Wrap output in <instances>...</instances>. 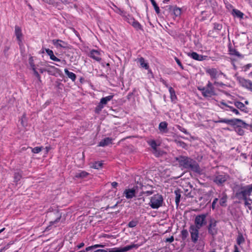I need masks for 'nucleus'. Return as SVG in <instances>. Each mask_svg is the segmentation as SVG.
I'll return each mask as SVG.
<instances>
[{
    "instance_id": "61",
    "label": "nucleus",
    "mask_w": 252,
    "mask_h": 252,
    "mask_svg": "<svg viewBox=\"0 0 252 252\" xmlns=\"http://www.w3.org/2000/svg\"><path fill=\"white\" fill-rule=\"evenodd\" d=\"M252 66V64L251 63H249V64H247V65H246L244 67H245V70H248V69L250 68V67Z\"/></svg>"
},
{
    "instance_id": "40",
    "label": "nucleus",
    "mask_w": 252,
    "mask_h": 252,
    "mask_svg": "<svg viewBox=\"0 0 252 252\" xmlns=\"http://www.w3.org/2000/svg\"><path fill=\"white\" fill-rule=\"evenodd\" d=\"M235 130L240 135H243L244 134V130L242 127H235Z\"/></svg>"
},
{
    "instance_id": "43",
    "label": "nucleus",
    "mask_w": 252,
    "mask_h": 252,
    "mask_svg": "<svg viewBox=\"0 0 252 252\" xmlns=\"http://www.w3.org/2000/svg\"><path fill=\"white\" fill-rule=\"evenodd\" d=\"M29 63L30 64L31 67H32V69H33V68H35V65L34 64L33 62V59L32 57H31L29 59Z\"/></svg>"
},
{
    "instance_id": "34",
    "label": "nucleus",
    "mask_w": 252,
    "mask_h": 252,
    "mask_svg": "<svg viewBox=\"0 0 252 252\" xmlns=\"http://www.w3.org/2000/svg\"><path fill=\"white\" fill-rule=\"evenodd\" d=\"M189 235V233L187 230L186 229H183L181 231V238L182 240L184 241L186 240V239L187 238V237Z\"/></svg>"
},
{
    "instance_id": "46",
    "label": "nucleus",
    "mask_w": 252,
    "mask_h": 252,
    "mask_svg": "<svg viewBox=\"0 0 252 252\" xmlns=\"http://www.w3.org/2000/svg\"><path fill=\"white\" fill-rule=\"evenodd\" d=\"M33 71L34 75L36 77V78L38 79V81L41 82V79H40V76L38 72L36 71L35 68H33L32 69Z\"/></svg>"
},
{
    "instance_id": "47",
    "label": "nucleus",
    "mask_w": 252,
    "mask_h": 252,
    "mask_svg": "<svg viewBox=\"0 0 252 252\" xmlns=\"http://www.w3.org/2000/svg\"><path fill=\"white\" fill-rule=\"evenodd\" d=\"M126 20L129 24L132 25L135 19L133 17L129 16L126 18Z\"/></svg>"
},
{
    "instance_id": "37",
    "label": "nucleus",
    "mask_w": 252,
    "mask_h": 252,
    "mask_svg": "<svg viewBox=\"0 0 252 252\" xmlns=\"http://www.w3.org/2000/svg\"><path fill=\"white\" fill-rule=\"evenodd\" d=\"M149 145L154 149L156 150L157 147V144L155 140H153L148 142Z\"/></svg>"
},
{
    "instance_id": "4",
    "label": "nucleus",
    "mask_w": 252,
    "mask_h": 252,
    "mask_svg": "<svg viewBox=\"0 0 252 252\" xmlns=\"http://www.w3.org/2000/svg\"><path fill=\"white\" fill-rule=\"evenodd\" d=\"M217 221L214 219H211L209 220V223L207 227L208 233L214 238L218 233V228L217 227Z\"/></svg>"
},
{
    "instance_id": "60",
    "label": "nucleus",
    "mask_w": 252,
    "mask_h": 252,
    "mask_svg": "<svg viewBox=\"0 0 252 252\" xmlns=\"http://www.w3.org/2000/svg\"><path fill=\"white\" fill-rule=\"evenodd\" d=\"M154 193V191L151 190V191H147L145 192H142V193H146L147 195H151Z\"/></svg>"
},
{
    "instance_id": "54",
    "label": "nucleus",
    "mask_w": 252,
    "mask_h": 252,
    "mask_svg": "<svg viewBox=\"0 0 252 252\" xmlns=\"http://www.w3.org/2000/svg\"><path fill=\"white\" fill-rule=\"evenodd\" d=\"M174 241V237L173 236H171L169 238H167L165 240V242L172 243Z\"/></svg>"
},
{
    "instance_id": "64",
    "label": "nucleus",
    "mask_w": 252,
    "mask_h": 252,
    "mask_svg": "<svg viewBox=\"0 0 252 252\" xmlns=\"http://www.w3.org/2000/svg\"><path fill=\"white\" fill-rule=\"evenodd\" d=\"M105 250H103V249H98V250H96V251H95L94 252H104V251Z\"/></svg>"
},
{
    "instance_id": "42",
    "label": "nucleus",
    "mask_w": 252,
    "mask_h": 252,
    "mask_svg": "<svg viewBox=\"0 0 252 252\" xmlns=\"http://www.w3.org/2000/svg\"><path fill=\"white\" fill-rule=\"evenodd\" d=\"M226 202V197L223 196L220 198V204L221 206H225V203Z\"/></svg>"
},
{
    "instance_id": "48",
    "label": "nucleus",
    "mask_w": 252,
    "mask_h": 252,
    "mask_svg": "<svg viewBox=\"0 0 252 252\" xmlns=\"http://www.w3.org/2000/svg\"><path fill=\"white\" fill-rule=\"evenodd\" d=\"M175 142L177 143V144L179 145L181 147L183 148H185L186 146V144L181 141H178L177 140H175Z\"/></svg>"
},
{
    "instance_id": "23",
    "label": "nucleus",
    "mask_w": 252,
    "mask_h": 252,
    "mask_svg": "<svg viewBox=\"0 0 252 252\" xmlns=\"http://www.w3.org/2000/svg\"><path fill=\"white\" fill-rule=\"evenodd\" d=\"M175 194V203L177 206H178L180 201L181 191L180 189H176L174 191Z\"/></svg>"
},
{
    "instance_id": "44",
    "label": "nucleus",
    "mask_w": 252,
    "mask_h": 252,
    "mask_svg": "<svg viewBox=\"0 0 252 252\" xmlns=\"http://www.w3.org/2000/svg\"><path fill=\"white\" fill-rule=\"evenodd\" d=\"M42 148V147H36L32 149V152L35 154L39 153L41 151Z\"/></svg>"
},
{
    "instance_id": "19",
    "label": "nucleus",
    "mask_w": 252,
    "mask_h": 252,
    "mask_svg": "<svg viewBox=\"0 0 252 252\" xmlns=\"http://www.w3.org/2000/svg\"><path fill=\"white\" fill-rule=\"evenodd\" d=\"M206 72L208 73L213 79H216L218 77V71L216 68H209L206 70Z\"/></svg>"
},
{
    "instance_id": "10",
    "label": "nucleus",
    "mask_w": 252,
    "mask_h": 252,
    "mask_svg": "<svg viewBox=\"0 0 252 252\" xmlns=\"http://www.w3.org/2000/svg\"><path fill=\"white\" fill-rule=\"evenodd\" d=\"M237 80L241 84V85L247 89L252 92V82L249 80H246L244 78L238 77Z\"/></svg>"
},
{
    "instance_id": "24",
    "label": "nucleus",
    "mask_w": 252,
    "mask_h": 252,
    "mask_svg": "<svg viewBox=\"0 0 252 252\" xmlns=\"http://www.w3.org/2000/svg\"><path fill=\"white\" fill-rule=\"evenodd\" d=\"M232 14L241 19L243 18L244 14L238 9H233L232 11Z\"/></svg>"
},
{
    "instance_id": "39",
    "label": "nucleus",
    "mask_w": 252,
    "mask_h": 252,
    "mask_svg": "<svg viewBox=\"0 0 252 252\" xmlns=\"http://www.w3.org/2000/svg\"><path fill=\"white\" fill-rule=\"evenodd\" d=\"M103 106L104 105H102L100 102H99L95 109V113L97 114L99 113V112L101 111L102 109L103 108Z\"/></svg>"
},
{
    "instance_id": "11",
    "label": "nucleus",
    "mask_w": 252,
    "mask_h": 252,
    "mask_svg": "<svg viewBox=\"0 0 252 252\" xmlns=\"http://www.w3.org/2000/svg\"><path fill=\"white\" fill-rule=\"evenodd\" d=\"M137 188V187H134L131 189H126L124 192V194L125 195L126 197L129 199L135 196Z\"/></svg>"
},
{
    "instance_id": "3",
    "label": "nucleus",
    "mask_w": 252,
    "mask_h": 252,
    "mask_svg": "<svg viewBox=\"0 0 252 252\" xmlns=\"http://www.w3.org/2000/svg\"><path fill=\"white\" fill-rule=\"evenodd\" d=\"M207 215V214L197 215L195 219V225H194V226L200 229L203 225H206L207 223V220L206 219Z\"/></svg>"
},
{
    "instance_id": "35",
    "label": "nucleus",
    "mask_w": 252,
    "mask_h": 252,
    "mask_svg": "<svg viewBox=\"0 0 252 252\" xmlns=\"http://www.w3.org/2000/svg\"><path fill=\"white\" fill-rule=\"evenodd\" d=\"M138 223V221L136 220H132L129 222L127 226L130 228L135 227Z\"/></svg>"
},
{
    "instance_id": "8",
    "label": "nucleus",
    "mask_w": 252,
    "mask_h": 252,
    "mask_svg": "<svg viewBox=\"0 0 252 252\" xmlns=\"http://www.w3.org/2000/svg\"><path fill=\"white\" fill-rule=\"evenodd\" d=\"M244 190L241 191H238L235 193V197L238 199H243L244 200H248L249 201H252L250 198L248 199L247 196H250L251 193H249L248 192V189L247 188H245Z\"/></svg>"
},
{
    "instance_id": "5",
    "label": "nucleus",
    "mask_w": 252,
    "mask_h": 252,
    "mask_svg": "<svg viewBox=\"0 0 252 252\" xmlns=\"http://www.w3.org/2000/svg\"><path fill=\"white\" fill-rule=\"evenodd\" d=\"M200 229L194 226V225H191L189 228V231L190 233L191 241L196 244L199 238V230Z\"/></svg>"
},
{
    "instance_id": "20",
    "label": "nucleus",
    "mask_w": 252,
    "mask_h": 252,
    "mask_svg": "<svg viewBox=\"0 0 252 252\" xmlns=\"http://www.w3.org/2000/svg\"><path fill=\"white\" fill-rule=\"evenodd\" d=\"M112 139L109 137L105 138L102 139L98 144L99 146L105 147L112 143Z\"/></svg>"
},
{
    "instance_id": "6",
    "label": "nucleus",
    "mask_w": 252,
    "mask_h": 252,
    "mask_svg": "<svg viewBox=\"0 0 252 252\" xmlns=\"http://www.w3.org/2000/svg\"><path fill=\"white\" fill-rule=\"evenodd\" d=\"M229 176L227 174H220L215 176L213 181L218 186H222L228 179Z\"/></svg>"
},
{
    "instance_id": "12",
    "label": "nucleus",
    "mask_w": 252,
    "mask_h": 252,
    "mask_svg": "<svg viewBox=\"0 0 252 252\" xmlns=\"http://www.w3.org/2000/svg\"><path fill=\"white\" fill-rule=\"evenodd\" d=\"M198 89L202 91V95L205 97L211 96L215 94L214 90L213 89H209V88L203 87L202 88H199Z\"/></svg>"
},
{
    "instance_id": "59",
    "label": "nucleus",
    "mask_w": 252,
    "mask_h": 252,
    "mask_svg": "<svg viewBox=\"0 0 252 252\" xmlns=\"http://www.w3.org/2000/svg\"><path fill=\"white\" fill-rule=\"evenodd\" d=\"M206 87L209 88V89H214V87H213L212 84L209 81L208 82V83Z\"/></svg>"
},
{
    "instance_id": "9",
    "label": "nucleus",
    "mask_w": 252,
    "mask_h": 252,
    "mask_svg": "<svg viewBox=\"0 0 252 252\" xmlns=\"http://www.w3.org/2000/svg\"><path fill=\"white\" fill-rule=\"evenodd\" d=\"M232 122L230 125L236 127H244L247 128L249 126V125L246 124L243 121L239 119H231Z\"/></svg>"
},
{
    "instance_id": "36",
    "label": "nucleus",
    "mask_w": 252,
    "mask_h": 252,
    "mask_svg": "<svg viewBox=\"0 0 252 252\" xmlns=\"http://www.w3.org/2000/svg\"><path fill=\"white\" fill-rule=\"evenodd\" d=\"M230 54L232 55H235L238 57H239V58H242L243 57V56L242 55H241L239 52H238L235 49H232V50H230Z\"/></svg>"
},
{
    "instance_id": "26",
    "label": "nucleus",
    "mask_w": 252,
    "mask_h": 252,
    "mask_svg": "<svg viewBox=\"0 0 252 252\" xmlns=\"http://www.w3.org/2000/svg\"><path fill=\"white\" fill-rule=\"evenodd\" d=\"M237 243L238 245H240L241 244L244 243L245 241V238L242 233L239 232L237 238Z\"/></svg>"
},
{
    "instance_id": "22",
    "label": "nucleus",
    "mask_w": 252,
    "mask_h": 252,
    "mask_svg": "<svg viewBox=\"0 0 252 252\" xmlns=\"http://www.w3.org/2000/svg\"><path fill=\"white\" fill-rule=\"evenodd\" d=\"M64 72L67 77L72 81H75L76 78V75L74 73L70 72L67 68L64 69Z\"/></svg>"
},
{
    "instance_id": "41",
    "label": "nucleus",
    "mask_w": 252,
    "mask_h": 252,
    "mask_svg": "<svg viewBox=\"0 0 252 252\" xmlns=\"http://www.w3.org/2000/svg\"><path fill=\"white\" fill-rule=\"evenodd\" d=\"M135 204L136 205H140L145 201V199L144 197H139L136 199H135Z\"/></svg>"
},
{
    "instance_id": "38",
    "label": "nucleus",
    "mask_w": 252,
    "mask_h": 252,
    "mask_svg": "<svg viewBox=\"0 0 252 252\" xmlns=\"http://www.w3.org/2000/svg\"><path fill=\"white\" fill-rule=\"evenodd\" d=\"M22 175L19 172H15L14 175V181L18 182L21 178Z\"/></svg>"
},
{
    "instance_id": "15",
    "label": "nucleus",
    "mask_w": 252,
    "mask_h": 252,
    "mask_svg": "<svg viewBox=\"0 0 252 252\" xmlns=\"http://www.w3.org/2000/svg\"><path fill=\"white\" fill-rule=\"evenodd\" d=\"M188 55L189 57L192 58L193 59L199 61L204 60L207 58V56L199 55L194 52H193L192 53H188Z\"/></svg>"
},
{
    "instance_id": "49",
    "label": "nucleus",
    "mask_w": 252,
    "mask_h": 252,
    "mask_svg": "<svg viewBox=\"0 0 252 252\" xmlns=\"http://www.w3.org/2000/svg\"><path fill=\"white\" fill-rule=\"evenodd\" d=\"M214 29L220 30L222 28V25L218 23H215L214 24Z\"/></svg>"
},
{
    "instance_id": "30",
    "label": "nucleus",
    "mask_w": 252,
    "mask_h": 252,
    "mask_svg": "<svg viewBox=\"0 0 252 252\" xmlns=\"http://www.w3.org/2000/svg\"><path fill=\"white\" fill-rule=\"evenodd\" d=\"M232 121L231 120L226 119H220L219 118L218 120L214 121V122L216 123H226L227 124L230 125L231 122Z\"/></svg>"
},
{
    "instance_id": "28",
    "label": "nucleus",
    "mask_w": 252,
    "mask_h": 252,
    "mask_svg": "<svg viewBox=\"0 0 252 252\" xmlns=\"http://www.w3.org/2000/svg\"><path fill=\"white\" fill-rule=\"evenodd\" d=\"M88 175V173L84 171H81L79 173H76L75 177L77 178H83L86 177Z\"/></svg>"
},
{
    "instance_id": "13",
    "label": "nucleus",
    "mask_w": 252,
    "mask_h": 252,
    "mask_svg": "<svg viewBox=\"0 0 252 252\" xmlns=\"http://www.w3.org/2000/svg\"><path fill=\"white\" fill-rule=\"evenodd\" d=\"M166 7L167 8V10L176 17L179 16L181 14V9L176 6L168 5Z\"/></svg>"
},
{
    "instance_id": "7",
    "label": "nucleus",
    "mask_w": 252,
    "mask_h": 252,
    "mask_svg": "<svg viewBox=\"0 0 252 252\" xmlns=\"http://www.w3.org/2000/svg\"><path fill=\"white\" fill-rule=\"evenodd\" d=\"M138 245L137 244H131L123 248H115L109 249L110 252H126L133 248H137Z\"/></svg>"
},
{
    "instance_id": "31",
    "label": "nucleus",
    "mask_w": 252,
    "mask_h": 252,
    "mask_svg": "<svg viewBox=\"0 0 252 252\" xmlns=\"http://www.w3.org/2000/svg\"><path fill=\"white\" fill-rule=\"evenodd\" d=\"M153 6L154 7V9L156 11V12L159 14L160 13V9L159 7L158 6V4H157L155 0H150Z\"/></svg>"
},
{
    "instance_id": "53",
    "label": "nucleus",
    "mask_w": 252,
    "mask_h": 252,
    "mask_svg": "<svg viewBox=\"0 0 252 252\" xmlns=\"http://www.w3.org/2000/svg\"><path fill=\"white\" fill-rule=\"evenodd\" d=\"M247 188L248 189V192L251 193L252 192V184L246 187H243L242 189Z\"/></svg>"
},
{
    "instance_id": "25",
    "label": "nucleus",
    "mask_w": 252,
    "mask_h": 252,
    "mask_svg": "<svg viewBox=\"0 0 252 252\" xmlns=\"http://www.w3.org/2000/svg\"><path fill=\"white\" fill-rule=\"evenodd\" d=\"M113 96H114L113 95H110L104 97H102L100 99V102L103 105H106L108 101H110L113 98Z\"/></svg>"
},
{
    "instance_id": "52",
    "label": "nucleus",
    "mask_w": 252,
    "mask_h": 252,
    "mask_svg": "<svg viewBox=\"0 0 252 252\" xmlns=\"http://www.w3.org/2000/svg\"><path fill=\"white\" fill-rule=\"evenodd\" d=\"M46 52L47 54L50 56V58L54 55L53 51L49 49H46Z\"/></svg>"
},
{
    "instance_id": "50",
    "label": "nucleus",
    "mask_w": 252,
    "mask_h": 252,
    "mask_svg": "<svg viewBox=\"0 0 252 252\" xmlns=\"http://www.w3.org/2000/svg\"><path fill=\"white\" fill-rule=\"evenodd\" d=\"M175 60L176 62L180 66V67L182 69H183L184 67H183L181 62H180V60L178 58H177V57H175Z\"/></svg>"
},
{
    "instance_id": "21",
    "label": "nucleus",
    "mask_w": 252,
    "mask_h": 252,
    "mask_svg": "<svg viewBox=\"0 0 252 252\" xmlns=\"http://www.w3.org/2000/svg\"><path fill=\"white\" fill-rule=\"evenodd\" d=\"M167 123L166 122L160 123L158 126L159 130L162 133H166L167 131Z\"/></svg>"
},
{
    "instance_id": "14",
    "label": "nucleus",
    "mask_w": 252,
    "mask_h": 252,
    "mask_svg": "<svg viewBox=\"0 0 252 252\" xmlns=\"http://www.w3.org/2000/svg\"><path fill=\"white\" fill-rule=\"evenodd\" d=\"M53 44L57 48H63L66 49L68 48V44L64 41L60 39H54L52 41Z\"/></svg>"
},
{
    "instance_id": "45",
    "label": "nucleus",
    "mask_w": 252,
    "mask_h": 252,
    "mask_svg": "<svg viewBox=\"0 0 252 252\" xmlns=\"http://www.w3.org/2000/svg\"><path fill=\"white\" fill-rule=\"evenodd\" d=\"M227 107L230 109V111L233 112L235 114H236V115H239L240 114V113H239V111L237 109H236L234 108V107H233L232 106H227Z\"/></svg>"
},
{
    "instance_id": "2",
    "label": "nucleus",
    "mask_w": 252,
    "mask_h": 252,
    "mask_svg": "<svg viewBox=\"0 0 252 252\" xmlns=\"http://www.w3.org/2000/svg\"><path fill=\"white\" fill-rule=\"evenodd\" d=\"M163 198L162 195L157 193L151 197L150 206L153 209H158L162 206Z\"/></svg>"
},
{
    "instance_id": "16",
    "label": "nucleus",
    "mask_w": 252,
    "mask_h": 252,
    "mask_svg": "<svg viewBox=\"0 0 252 252\" xmlns=\"http://www.w3.org/2000/svg\"><path fill=\"white\" fill-rule=\"evenodd\" d=\"M100 55L101 54L98 51L92 50L90 51L89 56L96 61L100 62L101 60Z\"/></svg>"
},
{
    "instance_id": "29",
    "label": "nucleus",
    "mask_w": 252,
    "mask_h": 252,
    "mask_svg": "<svg viewBox=\"0 0 252 252\" xmlns=\"http://www.w3.org/2000/svg\"><path fill=\"white\" fill-rule=\"evenodd\" d=\"M169 91L170 94L171 99L172 101H174L177 98L175 91L171 87H170L169 88Z\"/></svg>"
},
{
    "instance_id": "56",
    "label": "nucleus",
    "mask_w": 252,
    "mask_h": 252,
    "mask_svg": "<svg viewBox=\"0 0 252 252\" xmlns=\"http://www.w3.org/2000/svg\"><path fill=\"white\" fill-rule=\"evenodd\" d=\"M52 60L56 62H60L61 60L59 58H57L56 56L53 55L50 58Z\"/></svg>"
},
{
    "instance_id": "62",
    "label": "nucleus",
    "mask_w": 252,
    "mask_h": 252,
    "mask_svg": "<svg viewBox=\"0 0 252 252\" xmlns=\"http://www.w3.org/2000/svg\"><path fill=\"white\" fill-rule=\"evenodd\" d=\"M111 185L113 188H115L118 186V183L116 182H113L111 183Z\"/></svg>"
},
{
    "instance_id": "58",
    "label": "nucleus",
    "mask_w": 252,
    "mask_h": 252,
    "mask_svg": "<svg viewBox=\"0 0 252 252\" xmlns=\"http://www.w3.org/2000/svg\"><path fill=\"white\" fill-rule=\"evenodd\" d=\"M93 246H94V249H95V248H103L104 247V245H100V244H95V245H93Z\"/></svg>"
},
{
    "instance_id": "33",
    "label": "nucleus",
    "mask_w": 252,
    "mask_h": 252,
    "mask_svg": "<svg viewBox=\"0 0 252 252\" xmlns=\"http://www.w3.org/2000/svg\"><path fill=\"white\" fill-rule=\"evenodd\" d=\"M132 26L136 30H143L140 24L137 21L135 20L134 22L133 23Z\"/></svg>"
},
{
    "instance_id": "57",
    "label": "nucleus",
    "mask_w": 252,
    "mask_h": 252,
    "mask_svg": "<svg viewBox=\"0 0 252 252\" xmlns=\"http://www.w3.org/2000/svg\"><path fill=\"white\" fill-rule=\"evenodd\" d=\"M93 249H94V246H91L87 247L86 248L85 250H84V251H85V252H89V251L92 250Z\"/></svg>"
},
{
    "instance_id": "17",
    "label": "nucleus",
    "mask_w": 252,
    "mask_h": 252,
    "mask_svg": "<svg viewBox=\"0 0 252 252\" xmlns=\"http://www.w3.org/2000/svg\"><path fill=\"white\" fill-rule=\"evenodd\" d=\"M234 105L238 109H240L241 111L246 113H248L249 112L248 108L246 107L245 104L242 102L239 101H236L234 102Z\"/></svg>"
},
{
    "instance_id": "51",
    "label": "nucleus",
    "mask_w": 252,
    "mask_h": 252,
    "mask_svg": "<svg viewBox=\"0 0 252 252\" xmlns=\"http://www.w3.org/2000/svg\"><path fill=\"white\" fill-rule=\"evenodd\" d=\"M218 201V199L216 198L214 199L212 204V208L214 210L216 208V204Z\"/></svg>"
},
{
    "instance_id": "27",
    "label": "nucleus",
    "mask_w": 252,
    "mask_h": 252,
    "mask_svg": "<svg viewBox=\"0 0 252 252\" xmlns=\"http://www.w3.org/2000/svg\"><path fill=\"white\" fill-rule=\"evenodd\" d=\"M139 62L142 67L146 69H148L149 68V66L148 65V63H145V60L143 57H141L139 59Z\"/></svg>"
},
{
    "instance_id": "63",
    "label": "nucleus",
    "mask_w": 252,
    "mask_h": 252,
    "mask_svg": "<svg viewBox=\"0 0 252 252\" xmlns=\"http://www.w3.org/2000/svg\"><path fill=\"white\" fill-rule=\"evenodd\" d=\"M234 252H240L238 247L236 245L234 246Z\"/></svg>"
},
{
    "instance_id": "18",
    "label": "nucleus",
    "mask_w": 252,
    "mask_h": 252,
    "mask_svg": "<svg viewBox=\"0 0 252 252\" xmlns=\"http://www.w3.org/2000/svg\"><path fill=\"white\" fill-rule=\"evenodd\" d=\"M15 34L18 41L21 42V38L23 36V34L22 33L21 28L18 26H15Z\"/></svg>"
},
{
    "instance_id": "1",
    "label": "nucleus",
    "mask_w": 252,
    "mask_h": 252,
    "mask_svg": "<svg viewBox=\"0 0 252 252\" xmlns=\"http://www.w3.org/2000/svg\"><path fill=\"white\" fill-rule=\"evenodd\" d=\"M180 166L195 173H200L201 171L198 163L194 159L186 156H181L175 158Z\"/></svg>"
},
{
    "instance_id": "32",
    "label": "nucleus",
    "mask_w": 252,
    "mask_h": 252,
    "mask_svg": "<svg viewBox=\"0 0 252 252\" xmlns=\"http://www.w3.org/2000/svg\"><path fill=\"white\" fill-rule=\"evenodd\" d=\"M103 164L102 161H96L93 164L92 167L94 169H99L102 167Z\"/></svg>"
},
{
    "instance_id": "55",
    "label": "nucleus",
    "mask_w": 252,
    "mask_h": 252,
    "mask_svg": "<svg viewBox=\"0 0 252 252\" xmlns=\"http://www.w3.org/2000/svg\"><path fill=\"white\" fill-rule=\"evenodd\" d=\"M248 200H245L244 204L245 206H248V207L250 210H251L252 209V207L251 206V204L248 202Z\"/></svg>"
}]
</instances>
